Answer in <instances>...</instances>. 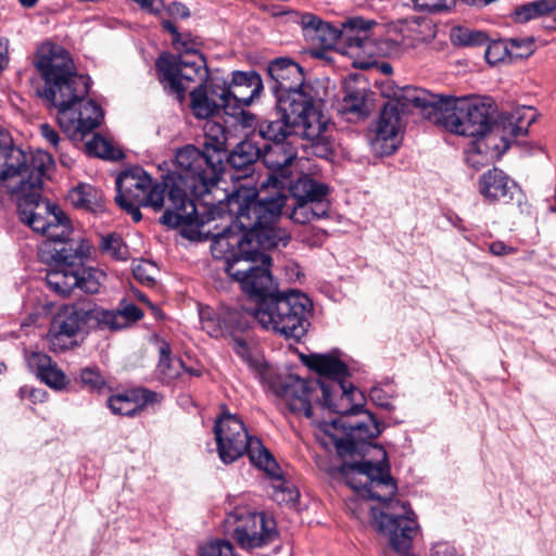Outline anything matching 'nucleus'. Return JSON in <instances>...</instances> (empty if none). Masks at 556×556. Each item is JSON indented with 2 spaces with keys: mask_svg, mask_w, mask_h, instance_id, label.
I'll list each match as a JSON object with an SVG mask.
<instances>
[{
  "mask_svg": "<svg viewBox=\"0 0 556 556\" xmlns=\"http://www.w3.org/2000/svg\"><path fill=\"white\" fill-rule=\"evenodd\" d=\"M51 266L46 275L48 287L60 295H68L77 286L76 266Z\"/></svg>",
  "mask_w": 556,
  "mask_h": 556,
  "instance_id": "72a5a7b5",
  "label": "nucleus"
},
{
  "mask_svg": "<svg viewBox=\"0 0 556 556\" xmlns=\"http://www.w3.org/2000/svg\"><path fill=\"white\" fill-rule=\"evenodd\" d=\"M369 395H370L371 401L376 405H378L380 407H384V408H390L391 407L390 403L383 399L382 391L380 389H372L370 391Z\"/></svg>",
  "mask_w": 556,
  "mask_h": 556,
  "instance_id": "052dcab7",
  "label": "nucleus"
},
{
  "mask_svg": "<svg viewBox=\"0 0 556 556\" xmlns=\"http://www.w3.org/2000/svg\"><path fill=\"white\" fill-rule=\"evenodd\" d=\"M117 194L115 202L125 210L135 222H140L142 214L140 206L152 207L160 211L164 207L165 192H167L168 206L161 217V223L176 228L184 225H199L197 206L187 197L186 187L179 180L170 186L166 182H154L152 177L141 167H131L122 172L116 178ZM198 227V226H195ZM201 231L195 228V237Z\"/></svg>",
  "mask_w": 556,
  "mask_h": 556,
  "instance_id": "39448f33",
  "label": "nucleus"
},
{
  "mask_svg": "<svg viewBox=\"0 0 556 556\" xmlns=\"http://www.w3.org/2000/svg\"><path fill=\"white\" fill-rule=\"evenodd\" d=\"M232 349L249 366L260 370L262 364L255 348H252L243 338L233 337L231 340Z\"/></svg>",
  "mask_w": 556,
  "mask_h": 556,
  "instance_id": "a18cd8bd",
  "label": "nucleus"
},
{
  "mask_svg": "<svg viewBox=\"0 0 556 556\" xmlns=\"http://www.w3.org/2000/svg\"><path fill=\"white\" fill-rule=\"evenodd\" d=\"M365 99V86H357L353 83L345 84L342 99V105L345 112L357 113L359 115L366 114Z\"/></svg>",
  "mask_w": 556,
  "mask_h": 556,
  "instance_id": "58836bf2",
  "label": "nucleus"
},
{
  "mask_svg": "<svg viewBox=\"0 0 556 556\" xmlns=\"http://www.w3.org/2000/svg\"><path fill=\"white\" fill-rule=\"evenodd\" d=\"M9 65V41L0 40V73Z\"/></svg>",
  "mask_w": 556,
  "mask_h": 556,
  "instance_id": "bf43d9fd",
  "label": "nucleus"
},
{
  "mask_svg": "<svg viewBox=\"0 0 556 556\" xmlns=\"http://www.w3.org/2000/svg\"><path fill=\"white\" fill-rule=\"evenodd\" d=\"M516 184L496 167L489 169L479 178V192L489 202L510 199Z\"/></svg>",
  "mask_w": 556,
  "mask_h": 556,
  "instance_id": "c85d7f7f",
  "label": "nucleus"
},
{
  "mask_svg": "<svg viewBox=\"0 0 556 556\" xmlns=\"http://www.w3.org/2000/svg\"><path fill=\"white\" fill-rule=\"evenodd\" d=\"M261 156L265 166L273 173L265 181L262 182L261 189L273 188L274 191L270 195L258 197L257 190L254 197V202L270 201L275 198L281 197L283 199V206L286 205L287 198L281 193L285 187L283 178L289 173V166L296 159V149L291 142H275L264 146L261 150Z\"/></svg>",
  "mask_w": 556,
  "mask_h": 556,
  "instance_id": "dca6fc26",
  "label": "nucleus"
},
{
  "mask_svg": "<svg viewBox=\"0 0 556 556\" xmlns=\"http://www.w3.org/2000/svg\"><path fill=\"white\" fill-rule=\"evenodd\" d=\"M268 74L273 80L271 89L277 99V109L285 110L291 116L299 117L305 112L313 118L312 125H307L313 132L319 125L316 106L321 104L317 99L314 88L305 83L302 67L289 60L277 59L268 66Z\"/></svg>",
  "mask_w": 556,
  "mask_h": 556,
  "instance_id": "6e6552de",
  "label": "nucleus"
},
{
  "mask_svg": "<svg viewBox=\"0 0 556 556\" xmlns=\"http://www.w3.org/2000/svg\"><path fill=\"white\" fill-rule=\"evenodd\" d=\"M289 192L294 200L289 217L294 223L304 225L328 216L329 187L326 184L303 174L291 181Z\"/></svg>",
  "mask_w": 556,
  "mask_h": 556,
  "instance_id": "2eb2a0df",
  "label": "nucleus"
},
{
  "mask_svg": "<svg viewBox=\"0 0 556 556\" xmlns=\"http://www.w3.org/2000/svg\"><path fill=\"white\" fill-rule=\"evenodd\" d=\"M40 134L53 148H58L60 137L53 127L49 124H42L40 125Z\"/></svg>",
  "mask_w": 556,
  "mask_h": 556,
  "instance_id": "4d7b16f0",
  "label": "nucleus"
},
{
  "mask_svg": "<svg viewBox=\"0 0 556 556\" xmlns=\"http://www.w3.org/2000/svg\"><path fill=\"white\" fill-rule=\"evenodd\" d=\"M18 214L23 223L34 231L41 232L47 238L65 236L70 230V220L63 211L42 200L40 190L18 192Z\"/></svg>",
  "mask_w": 556,
  "mask_h": 556,
  "instance_id": "4468645a",
  "label": "nucleus"
},
{
  "mask_svg": "<svg viewBox=\"0 0 556 556\" xmlns=\"http://www.w3.org/2000/svg\"><path fill=\"white\" fill-rule=\"evenodd\" d=\"M76 288L86 293H97L105 281L106 274L100 268L76 266Z\"/></svg>",
  "mask_w": 556,
  "mask_h": 556,
  "instance_id": "4c0bfd02",
  "label": "nucleus"
},
{
  "mask_svg": "<svg viewBox=\"0 0 556 556\" xmlns=\"http://www.w3.org/2000/svg\"><path fill=\"white\" fill-rule=\"evenodd\" d=\"M213 85L225 94L227 109L250 105L263 88L260 75L243 72L235 73L230 85L222 78L216 79Z\"/></svg>",
  "mask_w": 556,
  "mask_h": 556,
  "instance_id": "412c9836",
  "label": "nucleus"
},
{
  "mask_svg": "<svg viewBox=\"0 0 556 556\" xmlns=\"http://www.w3.org/2000/svg\"><path fill=\"white\" fill-rule=\"evenodd\" d=\"M346 506H348V509L355 516V517H359V503H358V500L357 498H351L348 503H346Z\"/></svg>",
  "mask_w": 556,
  "mask_h": 556,
  "instance_id": "e2e57ef3",
  "label": "nucleus"
},
{
  "mask_svg": "<svg viewBox=\"0 0 556 556\" xmlns=\"http://www.w3.org/2000/svg\"><path fill=\"white\" fill-rule=\"evenodd\" d=\"M303 363L319 375L318 380H304L294 375L278 377L271 389L289 409L306 418L313 416V404L341 415L332 420L353 439L366 440L380 433L379 425L368 412H363V393L346 380V365L331 354H309Z\"/></svg>",
  "mask_w": 556,
  "mask_h": 556,
  "instance_id": "f03ea898",
  "label": "nucleus"
},
{
  "mask_svg": "<svg viewBox=\"0 0 556 556\" xmlns=\"http://www.w3.org/2000/svg\"><path fill=\"white\" fill-rule=\"evenodd\" d=\"M538 117L533 106H517L511 111L502 112L500 119L494 122V128H500L498 137L503 149H508L510 141L528 132V128Z\"/></svg>",
  "mask_w": 556,
  "mask_h": 556,
  "instance_id": "5701e85b",
  "label": "nucleus"
},
{
  "mask_svg": "<svg viewBox=\"0 0 556 556\" xmlns=\"http://www.w3.org/2000/svg\"><path fill=\"white\" fill-rule=\"evenodd\" d=\"M202 329L211 337H223L225 333H231L233 330L242 329L248 325L244 309L239 312L227 307L215 312L206 306L201 307L199 312Z\"/></svg>",
  "mask_w": 556,
  "mask_h": 556,
  "instance_id": "4be33fe9",
  "label": "nucleus"
},
{
  "mask_svg": "<svg viewBox=\"0 0 556 556\" xmlns=\"http://www.w3.org/2000/svg\"><path fill=\"white\" fill-rule=\"evenodd\" d=\"M415 7L425 11H440L448 7L453 0H413Z\"/></svg>",
  "mask_w": 556,
  "mask_h": 556,
  "instance_id": "864d4df0",
  "label": "nucleus"
},
{
  "mask_svg": "<svg viewBox=\"0 0 556 556\" xmlns=\"http://www.w3.org/2000/svg\"><path fill=\"white\" fill-rule=\"evenodd\" d=\"M86 151L88 154L101 159L119 160L123 157V152L119 149L98 135L86 143Z\"/></svg>",
  "mask_w": 556,
  "mask_h": 556,
  "instance_id": "a19ab883",
  "label": "nucleus"
},
{
  "mask_svg": "<svg viewBox=\"0 0 556 556\" xmlns=\"http://www.w3.org/2000/svg\"><path fill=\"white\" fill-rule=\"evenodd\" d=\"M402 116L394 103H387L380 112L379 118L370 139L372 151L378 155H390L402 141Z\"/></svg>",
  "mask_w": 556,
  "mask_h": 556,
  "instance_id": "aec40b11",
  "label": "nucleus"
},
{
  "mask_svg": "<svg viewBox=\"0 0 556 556\" xmlns=\"http://www.w3.org/2000/svg\"><path fill=\"white\" fill-rule=\"evenodd\" d=\"M203 149L186 146L176 153V166L179 180L190 192L204 197L216 185L226 156L227 137L224 127L214 121L203 126Z\"/></svg>",
  "mask_w": 556,
  "mask_h": 556,
  "instance_id": "423d86ee",
  "label": "nucleus"
},
{
  "mask_svg": "<svg viewBox=\"0 0 556 556\" xmlns=\"http://www.w3.org/2000/svg\"><path fill=\"white\" fill-rule=\"evenodd\" d=\"M339 471L357 495L382 503L380 509L372 507L370 513L374 528L389 544L383 556L410 551L419 527L410 506L393 498L397 486L390 475L389 466L364 460L344 463Z\"/></svg>",
  "mask_w": 556,
  "mask_h": 556,
  "instance_id": "20e7f679",
  "label": "nucleus"
},
{
  "mask_svg": "<svg viewBox=\"0 0 556 556\" xmlns=\"http://www.w3.org/2000/svg\"><path fill=\"white\" fill-rule=\"evenodd\" d=\"M255 188L240 185L211 212L226 213L230 225L212 233V255L224 261V270L250 296L268 292L274 282L269 271L271 260L263 249L285 248L290 241L286 229L276 226L283 207V199L254 202Z\"/></svg>",
  "mask_w": 556,
  "mask_h": 556,
  "instance_id": "f257e3e1",
  "label": "nucleus"
},
{
  "mask_svg": "<svg viewBox=\"0 0 556 556\" xmlns=\"http://www.w3.org/2000/svg\"><path fill=\"white\" fill-rule=\"evenodd\" d=\"M100 251L116 261H124L128 257L127 247L122 238L114 233L101 238Z\"/></svg>",
  "mask_w": 556,
  "mask_h": 556,
  "instance_id": "c03bdc74",
  "label": "nucleus"
},
{
  "mask_svg": "<svg viewBox=\"0 0 556 556\" xmlns=\"http://www.w3.org/2000/svg\"><path fill=\"white\" fill-rule=\"evenodd\" d=\"M300 24L304 37L313 46L331 49L340 45V30L331 24L321 21L318 16L312 13H304L300 17Z\"/></svg>",
  "mask_w": 556,
  "mask_h": 556,
  "instance_id": "bb28decb",
  "label": "nucleus"
},
{
  "mask_svg": "<svg viewBox=\"0 0 556 556\" xmlns=\"http://www.w3.org/2000/svg\"><path fill=\"white\" fill-rule=\"evenodd\" d=\"M156 68L164 89L178 101L185 99L190 83H208V71L204 56L194 49H186L179 55H162Z\"/></svg>",
  "mask_w": 556,
  "mask_h": 556,
  "instance_id": "f8f14e48",
  "label": "nucleus"
},
{
  "mask_svg": "<svg viewBox=\"0 0 556 556\" xmlns=\"http://www.w3.org/2000/svg\"><path fill=\"white\" fill-rule=\"evenodd\" d=\"M134 2L138 3L141 9L150 12V13H156L159 11V2L160 0H132Z\"/></svg>",
  "mask_w": 556,
  "mask_h": 556,
  "instance_id": "680f3d73",
  "label": "nucleus"
},
{
  "mask_svg": "<svg viewBox=\"0 0 556 556\" xmlns=\"http://www.w3.org/2000/svg\"><path fill=\"white\" fill-rule=\"evenodd\" d=\"M216 79L219 78L213 77L208 83L200 84L191 91L190 106L197 118H208L217 114L220 109H227L225 94L222 92V89H217L213 85Z\"/></svg>",
  "mask_w": 556,
  "mask_h": 556,
  "instance_id": "393cba45",
  "label": "nucleus"
},
{
  "mask_svg": "<svg viewBox=\"0 0 556 556\" xmlns=\"http://www.w3.org/2000/svg\"><path fill=\"white\" fill-rule=\"evenodd\" d=\"M500 128H493L484 138L475 139L466 151V162L469 166L479 169L486 165L494 156H498L507 149L502 148L498 137Z\"/></svg>",
  "mask_w": 556,
  "mask_h": 556,
  "instance_id": "cd10ccee",
  "label": "nucleus"
},
{
  "mask_svg": "<svg viewBox=\"0 0 556 556\" xmlns=\"http://www.w3.org/2000/svg\"><path fill=\"white\" fill-rule=\"evenodd\" d=\"M219 458L225 464L236 462L245 453L253 465L276 468V460L258 438L251 437L243 421L236 415L224 413L214 426Z\"/></svg>",
  "mask_w": 556,
  "mask_h": 556,
  "instance_id": "9d476101",
  "label": "nucleus"
},
{
  "mask_svg": "<svg viewBox=\"0 0 556 556\" xmlns=\"http://www.w3.org/2000/svg\"><path fill=\"white\" fill-rule=\"evenodd\" d=\"M509 49L514 51L511 54L516 58H525L533 53L534 51V41L533 39H511L508 42Z\"/></svg>",
  "mask_w": 556,
  "mask_h": 556,
  "instance_id": "3c124183",
  "label": "nucleus"
},
{
  "mask_svg": "<svg viewBox=\"0 0 556 556\" xmlns=\"http://www.w3.org/2000/svg\"><path fill=\"white\" fill-rule=\"evenodd\" d=\"M434 123L453 134L484 138L494 128L492 102L484 98H444Z\"/></svg>",
  "mask_w": 556,
  "mask_h": 556,
  "instance_id": "1a4fd4ad",
  "label": "nucleus"
},
{
  "mask_svg": "<svg viewBox=\"0 0 556 556\" xmlns=\"http://www.w3.org/2000/svg\"><path fill=\"white\" fill-rule=\"evenodd\" d=\"M267 466L260 465L258 468L263 469L273 480V498L279 504H294L299 498V492L294 484L285 480L281 476L280 468L276 463V468L267 469Z\"/></svg>",
  "mask_w": 556,
  "mask_h": 556,
  "instance_id": "f704fd0d",
  "label": "nucleus"
},
{
  "mask_svg": "<svg viewBox=\"0 0 556 556\" xmlns=\"http://www.w3.org/2000/svg\"><path fill=\"white\" fill-rule=\"evenodd\" d=\"M89 314L102 329L119 330L126 328L125 317L118 313V309L94 308L89 311Z\"/></svg>",
  "mask_w": 556,
  "mask_h": 556,
  "instance_id": "37998d69",
  "label": "nucleus"
},
{
  "mask_svg": "<svg viewBox=\"0 0 556 556\" xmlns=\"http://www.w3.org/2000/svg\"><path fill=\"white\" fill-rule=\"evenodd\" d=\"M386 556H418L416 554H414L412 551H407L405 553H397V554H394V555H386Z\"/></svg>",
  "mask_w": 556,
  "mask_h": 556,
  "instance_id": "774afa93",
  "label": "nucleus"
},
{
  "mask_svg": "<svg viewBox=\"0 0 556 556\" xmlns=\"http://www.w3.org/2000/svg\"><path fill=\"white\" fill-rule=\"evenodd\" d=\"M315 109L318 113V123L320 124V127H318L314 132L309 130V128L306 126L308 123L313 126L314 122L312 121L313 118L308 116V113L305 112L296 117V136L312 142V148L314 149L315 155L318 157H327L332 152V143L326 135L329 118L323 113V104L316 106Z\"/></svg>",
  "mask_w": 556,
  "mask_h": 556,
  "instance_id": "a878e982",
  "label": "nucleus"
},
{
  "mask_svg": "<svg viewBox=\"0 0 556 556\" xmlns=\"http://www.w3.org/2000/svg\"><path fill=\"white\" fill-rule=\"evenodd\" d=\"M159 352L160 362L157 368L163 379L173 380L178 378L185 369L182 361L179 358H170V348L166 342L160 345Z\"/></svg>",
  "mask_w": 556,
  "mask_h": 556,
  "instance_id": "ea45409f",
  "label": "nucleus"
},
{
  "mask_svg": "<svg viewBox=\"0 0 556 556\" xmlns=\"http://www.w3.org/2000/svg\"><path fill=\"white\" fill-rule=\"evenodd\" d=\"M18 2L23 8L31 9L38 3V0H18Z\"/></svg>",
  "mask_w": 556,
  "mask_h": 556,
  "instance_id": "69168bd1",
  "label": "nucleus"
},
{
  "mask_svg": "<svg viewBox=\"0 0 556 556\" xmlns=\"http://www.w3.org/2000/svg\"><path fill=\"white\" fill-rule=\"evenodd\" d=\"M489 251L495 256H504L509 254H515L517 249L510 245H507L503 241H494L490 243Z\"/></svg>",
  "mask_w": 556,
  "mask_h": 556,
  "instance_id": "6e6d98bb",
  "label": "nucleus"
},
{
  "mask_svg": "<svg viewBox=\"0 0 556 556\" xmlns=\"http://www.w3.org/2000/svg\"><path fill=\"white\" fill-rule=\"evenodd\" d=\"M132 273L137 280L150 285L155 280L156 267L151 262L142 261L134 267Z\"/></svg>",
  "mask_w": 556,
  "mask_h": 556,
  "instance_id": "8fccbe9b",
  "label": "nucleus"
},
{
  "mask_svg": "<svg viewBox=\"0 0 556 556\" xmlns=\"http://www.w3.org/2000/svg\"><path fill=\"white\" fill-rule=\"evenodd\" d=\"M383 27L374 20L354 16L348 18L340 29V45L343 53L358 58L362 54L369 56L380 53L378 38Z\"/></svg>",
  "mask_w": 556,
  "mask_h": 556,
  "instance_id": "f3484780",
  "label": "nucleus"
},
{
  "mask_svg": "<svg viewBox=\"0 0 556 556\" xmlns=\"http://www.w3.org/2000/svg\"><path fill=\"white\" fill-rule=\"evenodd\" d=\"M513 53L514 51L509 49L508 42L497 40L488 45L484 55L488 63L497 64L503 62L508 54Z\"/></svg>",
  "mask_w": 556,
  "mask_h": 556,
  "instance_id": "49530a36",
  "label": "nucleus"
},
{
  "mask_svg": "<svg viewBox=\"0 0 556 556\" xmlns=\"http://www.w3.org/2000/svg\"><path fill=\"white\" fill-rule=\"evenodd\" d=\"M224 530L245 549L263 547L278 538L276 522L271 517L251 511L247 507H236L228 513L224 520Z\"/></svg>",
  "mask_w": 556,
  "mask_h": 556,
  "instance_id": "ddd939ff",
  "label": "nucleus"
},
{
  "mask_svg": "<svg viewBox=\"0 0 556 556\" xmlns=\"http://www.w3.org/2000/svg\"><path fill=\"white\" fill-rule=\"evenodd\" d=\"M463 1L470 5L482 7V5H486L491 2H493L494 0H463Z\"/></svg>",
  "mask_w": 556,
  "mask_h": 556,
  "instance_id": "0e129e2a",
  "label": "nucleus"
},
{
  "mask_svg": "<svg viewBox=\"0 0 556 556\" xmlns=\"http://www.w3.org/2000/svg\"><path fill=\"white\" fill-rule=\"evenodd\" d=\"M157 394L148 389H135L129 394H117L109 399L110 409L122 416H132L148 404L157 402Z\"/></svg>",
  "mask_w": 556,
  "mask_h": 556,
  "instance_id": "7c9ffc66",
  "label": "nucleus"
},
{
  "mask_svg": "<svg viewBox=\"0 0 556 556\" xmlns=\"http://www.w3.org/2000/svg\"><path fill=\"white\" fill-rule=\"evenodd\" d=\"M85 312L75 306H63L54 315L47 341L53 352H63L75 345V337L85 321Z\"/></svg>",
  "mask_w": 556,
  "mask_h": 556,
  "instance_id": "6ab92c4d",
  "label": "nucleus"
},
{
  "mask_svg": "<svg viewBox=\"0 0 556 556\" xmlns=\"http://www.w3.org/2000/svg\"><path fill=\"white\" fill-rule=\"evenodd\" d=\"M80 383L89 390H100L105 384L104 377L96 367H86L79 375Z\"/></svg>",
  "mask_w": 556,
  "mask_h": 556,
  "instance_id": "de8ad7c7",
  "label": "nucleus"
},
{
  "mask_svg": "<svg viewBox=\"0 0 556 556\" xmlns=\"http://www.w3.org/2000/svg\"><path fill=\"white\" fill-rule=\"evenodd\" d=\"M311 300L300 291L264 292L255 296L254 305L244 306V314L258 324L288 339L300 340L309 326Z\"/></svg>",
  "mask_w": 556,
  "mask_h": 556,
  "instance_id": "0eeeda50",
  "label": "nucleus"
},
{
  "mask_svg": "<svg viewBox=\"0 0 556 556\" xmlns=\"http://www.w3.org/2000/svg\"><path fill=\"white\" fill-rule=\"evenodd\" d=\"M430 556H460L455 548L448 542H437L432 544L430 548Z\"/></svg>",
  "mask_w": 556,
  "mask_h": 556,
  "instance_id": "5fc2aeb1",
  "label": "nucleus"
},
{
  "mask_svg": "<svg viewBox=\"0 0 556 556\" xmlns=\"http://www.w3.org/2000/svg\"><path fill=\"white\" fill-rule=\"evenodd\" d=\"M70 231L59 238H47L40 247V257L50 265L78 266L90 253L89 242L75 232L70 224Z\"/></svg>",
  "mask_w": 556,
  "mask_h": 556,
  "instance_id": "a211bd4d",
  "label": "nucleus"
},
{
  "mask_svg": "<svg viewBox=\"0 0 556 556\" xmlns=\"http://www.w3.org/2000/svg\"><path fill=\"white\" fill-rule=\"evenodd\" d=\"M27 364L36 376L52 389L62 390L68 384L66 375L47 354L33 352L27 357Z\"/></svg>",
  "mask_w": 556,
  "mask_h": 556,
  "instance_id": "c756f323",
  "label": "nucleus"
},
{
  "mask_svg": "<svg viewBox=\"0 0 556 556\" xmlns=\"http://www.w3.org/2000/svg\"><path fill=\"white\" fill-rule=\"evenodd\" d=\"M51 155L45 151H36L28 157L15 148L9 134L0 128V181L21 177L14 192L40 190L42 176L52 165Z\"/></svg>",
  "mask_w": 556,
  "mask_h": 556,
  "instance_id": "9b49d317",
  "label": "nucleus"
},
{
  "mask_svg": "<svg viewBox=\"0 0 556 556\" xmlns=\"http://www.w3.org/2000/svg\"><path fill=\"white\" fill-rule=\"evenodd\" d=\"M379 68L381 71V73H383L386 75H390L392 73V66L389 63H386V62L381 63L379 65Z\"/></svg>",
  "mask_w": 556,
  "mask_h": 556,
  "instance_id": "338daca9",
  "label": "nucleus"
},
{
  "mask_svg": "<svg viewBox=\"0 0 556 556\" xmlns=\"http://www.w3.org/2000/svg\"><path fill=\"white\" fill-rule=\"evenodd\" d=\"M261 157V149L252 140L238 143L227 160L236 169H249Z\"/></svg>",
  "mask_w": 556,
  "mask_h": 556,
  "instance_id": "c9c22d12",
  "label": "nucleus"
},
{
  "mask_svg": "<svg viewBox=\"0 0 556 556\" xmlns=\"http://www.w3.org/2000/svg\"><path fill=\"white\" fill-rule=\"evenodd\" d=\"M68 199L75 207L88 212L98 213L104 208L102 191L91 185L80 184L71 190Z\"/></svg>",
  "mask_w": 556,
  "mask_h": 556,
  "instance_id": "473e14b6",
  "label": "nucleus"
},
{
  "mask_svg": "<svg viewBox=\"0 0 556 556\" xmlns=\"http://www.w3.org/2000/svg\"><path fill=\"white\" fill-rule=\"evenodd\" d=\"M452 41L464 47H478L488 43L485 33L468 27H456L451 34Z\"/></svg>",
  "mask_w": 556,
  "mask_h": 556,
  "instance_id": "79ce46f5",
  "label": "nucleus"
},
{
  "mask_svg": "<svg viewBox=\"0 0 556 556\" xmlns=\"http://www.w3.org/2000/svg\"><path fill=\"white\" fill-rule=\"evenodd\" d=\"M200 556H235V554L228 541H213L201 548Z\"/></svg>",
  "mask_w": 556,
  "mask_h": 556,
  "instance_id": "09e8293b",
  "label": "nucleus"
},
{
  "mask_svg": "<svg viewBox=\"0 0 556 556\" xmlns=\"http://www.w3.org/2000/svg\"><path fill=\"white\" fill-rule=\"evenodd\" d=\"M118 313L125 317L126 327L142 317V311L135 304H125L123 307L118 308Z\"/></svg>",
  "mask_w": 556,
  "mask_h": 556,
  "instance_id": "603ef678",
  "label": "nucleus"
},
{
  "mask_svg": "<svg viewBox=\"0 0 556 556\" xmlns=\"http://www.w3.org/2000/svg\"><path fill=\"white\" fill-rule=\"evenodd\" d=\"M163 28L173 35V43L175 45L177 50L180 49V46H186L185 42H180V34L178 33L176 26L170 21H164Z\"/></svg>",
  "mask_w": 556,
  "mask_h": 556,
  "instance_id": "13d9d810",
  "label": "nucleus"
},
{
  "mask_svg": "<svg viewBox=\"0 0 556 556\" xmlns=\"http://www.w3.org/2000/svg\"><path fill=\"white\" fill-rule=\"evenodd\" d=\"M35 66L45 81L39 96L58 110L60 128L71 140H83L103 118L102 109L88 99L90 78L79 75L70 53L51 42L38 48Z\"/></svg>",
  "mask_w": 556,
  "mask_h": 556,
  "instance_id": "7ed1b4c3",
  "label": "nucleus"
},
{
  "mask_svg": "<svg viewBox=\"0 0 556 556\" xmlns=\"http://www.w3.org/2000/svg\"><path fill=\"white\" fill-rule=\"evenodd\" d=\"M443 97L433 94L425 89L406 86L394 94V99L388 103H394L400 110V116L407 112L410 108H418L424 111V115L435 121L438 115V106L441 105Z\"/></svg>",
  "mask_w": 556,
  "mask_h": 556,
  "instance_id": "b1692460",
  "label": "nucleus"
},
{
  "mask_svg": "<svg viewBox=\"0 0 556 556\" xmlns=\"http://www.w3.org/2000/svg\"><path fill=\"white\" fill-rule=\"evenodd\" d=\"M296 122L295 115L291 116L285 110L278 109L276 118L266 119L258 125V134L271 143L289 142L287 139L290 136H296Z\"/></svg>",
  "mask_w": 556,
  "mask_h": 556,
  "instance_id": "2f4dec72",
  "label": "nucleus"
},
{
  "mask_svg": "<svg viewBox=\"0 0 556 556\" xmlns=\"http://www.w3.org/2000/svg\"><path fill=\"white\" fill-rule=\"evenodd\" d=\"M556 10V0H536L518 7L515 10L517 22L527 23L547 15Z\"/></svg>",
  "mask_w": 556,
  "mask_h": 556,
  "instance_id": "e433bc0d",
  "label": "nucleus"
}]
</instances>
